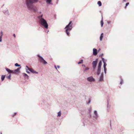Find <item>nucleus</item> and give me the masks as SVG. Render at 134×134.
<instances>
[{
	"mask_svg": "<svg viewBox=\"0 0 134 134\" xmlns=\"http://www.w3.org/2000/svg\"><path fill=\"white\" fill-rule=\"evenodd\" d=\"M38 0H25V8L28 11L36 12L37 9L34 5L33 4L38 2Z\"/></svg>",
	"mask_w": 134,
	"mask_h": 134,
	"instance_id": "obj_1",
	"label": "nucleus"
},
{
	"mask_svg": "<svg viewBox=\"0 0 134 134\" xmlns=\"http://www.w3.org/2000/svg\"><path fill=\"white\" fill-rule=\"evenodd\" d=\"M72 23L71 21H70L68 24L66 25L64 28L65 32L67 35L69 36H70V32L72 30L73 28L72 25L71 24Z\"/></svg>",
	"mask_w": 134,
	"mask_h": 134,
	"instance_id": "obj_2",
	"label": "nucleus"
},
{
	"mask_svg": "<svg viewBox=\"0 0 134 134\" xmlns=\"http://www.w3.org/2000/svg\"><path fill=\"white\" fill-rule=\"evenodd\" d=\"M38 22L41 26L43 27L46 29H48V24L45 19H43L38 20Z\"/></svg>",
	"mask_w": 134,
	"mask_h": 134,
	"instance_id": "obj_3",
	"label": "nucleus"
},
{
	"mask_svg": "<svg viewBox=\"0 0 134 134\" xmlns=\"http://www.w3.org/2000/svg\"><path fill=\"white\" fill-rule=\"evenodd\" d=\"M37 56L38 57V60L40 63H42L44 65H46L47 63V62L42 56L38 54H37Z\"/></svg>",
	"mask_w": 134,
	"mask_h": 134,
	"instance_id": "obj_4",
	"label": "nucleus"
},
{
	"mask_svg": "<svg viewBox=\"0 0 134 134\" xmlns=\"http://www.w3.org/2000/svg\"><path fill=\"white\" fill-rule=\"evenodd\" d=\"M98 59H96L95 61H93L92 62L93 68L95 69L96 68L98 63Z\"/></svg>",
	"mask_w": 134,
	"mask_h": 134,
	"instance_id": "obj_5",
	"label": "nucleus"
},
{
	"mask_svg": "<svg viewBox=\"0 0 134 134\" xmlns=\"http://www.w3.org/2000/svg\"><path fill=\"white\" fill-rule=\"evenodd\" d=\"M26 67L28 69V70L30 71L33 74H37L38 72L35 71L33 69L30 68L27 65L26 66Z\"/></svg>",
	"mask_w": 134,
	"mask_h": 134,
	"instance_id": "obj_6",
	"label": "nucleus"
},
{
	"mask_svg": "<svg viewBox=\"0 0 134 134\" xmlns=\"http://www.w3.org/2000/svg\"><path fill=\"white\" fill-rule=\"evenodd\" d=\"M87 80L90 82H94L95 81V79L93 78L92 76H91L87 78Z\"/></svg>",
	"mask_w": 134,
	"mask_h": 134,
	"instance_id": "obj_7",
	"label": "nucleus"
},
{
	"mask_svg": "<svg viewBox=\"0 0 134 134\" xmlns=\"http://www.w3.org/2000/svg\"><path fill=\"white\" fill-rule=\"evenodd\" d=\"M102 60L104 63L103 68H106V66L107 65V64L106 63V62H107V59H105L103 58H102Z\"/></svg>",
	"mask_w": 134,
	"mask_h": 134,
	"instance_id": "obj_8",
	"label": "nucleus"
},
{
	"mask_svg": "<svg viewBox=\"0 0 134 134\" xmlns=\"http://www.w3.org/2000/svg\"><path fill=\"white\" fill-rule=\"evenodd\" d=\"M103 81V73H102L99 77V81L100 82H102Z\"/></svg>",
	"mask_w": 134,
	"mask_h": 134,
	"instance_id": "obj_9",
	"label": "nucleus"
},
{
	"mask_svg": "<svg viewBox=\"0 0 134 134\" xmlns=\"http://www.w3.org/2000/svg\"><path fill=\"white\" fill-rule=\"evenodd\" d=\"M101 69V67L98 66L97 70V74L98 75H99L100 72V70Z\"/></svg>",
	"mask_w": 134,
	"mask_h": 134,
	"instance_id": "obj_10",
	"label": "nucleus"
},
{
	"mask_svg": "<svg viewBox=\"0 0 134 134\" xmlns=\"http://www.w3.org/2000/svg\"><path fill=\"white\" fill-rule=\"evenodd\" d=\"M94 117L96 119H97L98 117V115L97 114V111L96 110H94Z\"/></svg>",
	"mask_w": 134,
	"mask_h": 134,
	"instance_id": "obj_11",
	"label": "nucleus"
},
{
	"mask_svg": "<svg viewBox=\"0 0 134 134\" xmlns=\"http://www.w3.org/2000/svg\"><path fill=\"white\" fill-rule=\"evenodd\" d=\"M98 52L97 49L96 48H94L93 49V55H96L97 54Z\"/></svg>",
	"mask_w": 134,
	"mask_h": 134,
	"instance_id": "obj_12",
	"label": "nucleus"
},
{
	"mask_svg": "<svg viewBox=\"0 0 134 134\" xmlns=\"http://www.w3.org/2000/svg\"><path fill=\"white\" fill-rule=\"evenodd\" d=\"M46 3L48 4L52 5L53 3L51 2L52 0H45Z\"/></svg>",
	"mask_w": 134,
	"mask_h": 134,
	"instance_id": "obj_13",
	"label": "nucleus"
},
{
	"mask_svg": "<svg viewBox=\"0 0 134 134\" xmlns=\"http://www.w3.org/2000/svg\"><path fill=\"white\" fill-rule=\"evenodd\" d=\"M21 68V67L18 68L17 69H15L14 70V74H16L17 73L19 72L20 69Z\"/></svg>",
	"mask_w": 134,
	"mask_h": 134,
	"instance_id": "obj_14",
	"label": "nucleus"
},
{
	"mask_svg": "<svg viewBox=\"0 0 134 134\" xmlns=\"http://www.w3.org/2000/svg\"><path fill=\"white\" fill-rule=\"evenodd\" d=\"M22 75L25 78H27L28 79L29 78V76L26 73H23L22 74Z\"/></svg>",
	"mask_w": 134,
	"mask_h": 134,
	"instance_id": "obj_15",
	"label": "nucleus"
},
{
	"mask_svg": "<svg viewBox=\"0 0 134 134\" xmlns=\"http://www.w3.org/2000/svg\"><path fill=\"white\" fill-rule=\"evenodd\" d=\"M43 15L42 14H41V15L38 16L37 17V18L38 19V20H40L43 19H44L43 18Z\"/></svg>",
	"mask_w": 134,
	"mask_h": 134,
	"instance_id": "obj_16",
	"label": "nucleus"
},
{
	"mask_svg": "<svg viewBox=\"0 0 134 134\" xmlns=\"http://www.w3.org/2000/svg\"><path fill=\"white\" fill-rule=\"evenodd\" d=\"M103 33H102L100 35V41H102V39L103 37Z\"/></svg>",
	"mask_w": 134,
	"mask_h": 134,
	"instance_id": "obj_17",
	"label": "nucleus"
},
{
	"mask_svg": "<svg viewBox=\"0 0 134 134\" xmlns=\"http://www.w3.org/2000/svg\"><path fill=\"white\" fill-rule=\"evenodd\" d=\"M5 75H2L1 77V79L2 81H3L4 80L5 78Z\"/></svg>",
	"mask_w": 134,
	"mask_h": 134,
	"instance_id": "obj_18",
	"label": "nucleus"
},
{
	"mask_svg": "<svg viewBox=\"0 0 134 134\" xmlns=\"http://www.w3.org/2000/svg\"><path fill=\"white\" fill-rule=\"evenodd\" d=\"M4 13L6 15H9V12L8 10H6L4 12Z\"/></svg>",
	"mask_w": 134,
	"mask_h": 134,
	"instance_id": "obj_19",
	"label": "nucleus"
},
{
	"mask_svg": "<svg viewBox=\"0 0 134 134\" xmlns=\"http://www.w3.org/2000/svg\"><path fill=\"white\" fill-rule=\"evenodd\" d=\"M102 65V60H100L99 63L98 64V66L101 67Z\"/></svg>",
	"mask_w": 134,
	"mask_h": 134,
	"instance_id": "obj_20",
	"label": "nucleus"
},
{
	"mask_svg": "<svg viewBox=\"0 0 134 134\" xmlns=\"http://www.w3.org/2000/svg\"><path fill=\"white\" fill-rule=\"evenodd\" d=\"M91 99L90 98H89L88 99V101H86V103L87 104H88L90 103L91 102Z\"/></svg>",
	"mask_w": 134,
	"mask_h": 134,
	"instance_id": "obj_21",
	"label": "nucleus"
},
{
	"mask_svg": "<svg viewBox=\"0 0 134 134\" xmlns=\"http://www.w3.org/2000/svg\"><path fill=\"white\" fill-rule=\"evenodd\" d=\"M97 4L99 6H102V4L100 1H98L97 2Z\"/></svg>",
	"mask_w": 134,
	"mask_h": 134,
	"instance_id": "obj_22",
	"label": "nucleus"
},
{
	"mask_svg": "<svg viewBox=\"0 0 134 134\" xmlns=\"http://www.w3.org/2000/svg\"><path fill=\"white\" fill-rule=\"evenodd\" d=\"M101 27H102L103 26V18H102V19L101 20Z\"/></svg>",
	"mask_w": 134,
	"mask_h": 134,
	"instance_id": "obj_23",
	"label": "nucleus"
},
{
	"mask_svg": "<svg viewBox=\"0 0 134 134\" xmlns=\"http://www.w3.org/2000/svg\"><path fill=\"white\" fill-rule=\"evenodd\" d=\"M92 108L90 107L88 109V113L89 114L91 113Z\"/></svg>",
	"mask_w": 134,
	"mask_h": 134,
	"instance_id": "obj_24",
	"label": "nucleus"
},
{
	"mask_svg": "<svg viewBox=\"0 0 134 134\" xmlns=\"http://www.w3.org/2000/svg\"><path fill=\"white\" fill-rule=\"evenodd\" d=\"M6 77L8 79L10 80L11 79V75L10 74H9V75L8 76H6Z\"/></svg>",
	"mask_w": 134,
	"mask_h": 134,
	"instance_id": "obj_25",
	"label": "nucleus"
},
{
	"mask_svg": "<svg viewBox=\"0 0 134 134\" xmlns=\"http://www.w3.org/2000/svg\"><path fill=\"white\" fill-rule=\"evenodd\" d=\"M61 113L60 111L58 113L57 116H60L61 115Z\"/></svg>",
	"mask_w": 134,
	"mask_h": 134,
	"instance_id": "obj_26",
	"label": "nucleus"
},
{
	"mask_svg": "<svg viewBox=\"0 0 134 134\" xmlns=\"http://www.w3.org/2000/svg\"><path fill=\"white\" fill-rule=\"evenodd\" d=\"M83 63V60L82 59H81L80 60V62H78L77 63L78 64H82Z\"/></svg>",
	"mask_w": 134,
	"mask_h": 134,
	"instance_id": "obj_27",
	"label": "nucleus"
},
{
	"mask_svg": "<svg viewBox=\"0 0 134 134\" xmlns=\"http://www.w3.org/2000/svg\"><path fill=\"white\" fill-rule=\"evenodd\" d=\"M5 69L9 73L10 72V69H9L7 68H5Z\"/></svg>",
	"mask_w": 134,
	"mask_h": 134,
	"instance_id": "obj_28",
	"label": "nucleus"
},
{
	"mask_svg": "<svg viewBox=\"0 0 134 134\" xmlns=\"http://www.w3.org/2000/svg\"><path fill=\"white\" fill-rule=\"evenodd\" d=\"M15 66L16 67H19L20 66V64H19L17 63H16L15 64Z\"/></svg>",
	"mask_w": 134,
	"mask_h": 134,
	"instance_id": "obj_29",
	"label": "nucleus"
},
{
	"mask_svg": "<svg viewBox=\"0 0 134 134\" xmlns=\"http://www.w3.org/2000/svg\"><path fill=\"white\" fill-rule=\"evenodd\" d=\"M13 73L14 74V70H10V72L9 73V74H10L11 73Z\"/></svg>",
	"mask_w": 134,
	"mask_h": 134,
	"instance_id": "obj_30",
	"label": "nucleus"
},
{
	"mask_svg": "<svg viewBox=\"0 0 134 134\" xmlns=\"http://www.w3.org/2000/svg\"><path fill=\"white\" fill-rule=\"evenodd\" d=\"M89 69V68L88 67H86L84 70V71H86L87 70H88Z\"/></svg>",
	"mask_w": 134,
	"mask_h": 134,
	"instance_id": "obj_31",
	"label": "nucleus"
},
{
	"mask_svg": "<svg viewBox=\"0 0 134 134\" xmlns=\"http://www.w3.org/2000/svg\"><path fill=\"white\" fill-rule=\"evenodd\" d=\"M120 83L121 84H122L123 83V81L122 79H121V81H120Z\"/></svg>",
	"mask_w": 134,
	"mask_h": 134,
	"instance_id": "obj_32",
	"label": "nucleus"
},
{
	"mask_svg": "<svg viewBox=\"0 0 134 134\" xmlns=\"http://www.w3.org/2000/svg\"><path fill=\"white\" fill-rule=\"evenodd\" d=\"M26 69V72L27 73H28V74H30V72H29V71H28V69Z\"/></svg>",
	"mask_w": 134,
	"mask_h": 134,
	"instance_id": "obj_33",
	"label": "nucleus"
},
{
	"mask_svg": "<svg viewBox=\"0 0 134 134\" xmlns=\"http://www.w3.org/2000/svg\"><path fill=\"white\" fill-rule=\"evenodd\" d=\"M3 32L2 31H1V35H0V36H1V37H2V36H3Z\"/></svg>",
	"mask_w": 134,
	"mask_h": 134,
	"instance_id": "obj_34",
	"label": "nucleus"
},
{
	"mask_svg": "<svg viewBox=\"0 0 134 134\" xmlns=\"http://www.w3.org/2000/svg\"><path fill=\"white\" fill-rule=\"evenodd\" d=\"M129 4V3H126V5H125V7L127 6Z\"/></svg>",
	"mask_w": 134,
	"mask_h": 134,
	"instance_id": "obj_35",
	"label": "nucleus"
},
{
	"mask_svg": "<svg viewBox=\"0 0 134 134\" xmlns=\"http://www.w3.org/2000/svg\"><path fill=\"white\" fill-rule=\"evenodd\" d=\"M2 37L1 36H0V42H2Z\"/></svg>",
	"mask_w": 134,
	"mask_h": 134,
	"instance_id": "obj_36",
	"label": "nucleus"
},
{
	"mask_svg": "<svg viewBox=\"0 0 134 134\" xmlns=\"http://www.w3.org/2000/svg\"><path fill=\"white\" fill-rule=\"evenodd\" d=\"M16 114V113H14V114H13L12 116L13 117Z\"/></svg>",
	"mask_w": 134,
	"mask_h": 134,
	"instance_id": "obj_37",
	"label": "nucleus"
},
{
	"mask_svg": "<svg viewBox=\"0 0 134 134\" xmlns=\"http://www.w3.org/2000/svg\"><path fill=\"white\" fill-rule=\"evenodd\" d=\"M89 114V115L88 116V117H89V118H90L91 117V113H90V114Z\"/></svg>",
	"mask_w": 134,
	"mask_h": 134,
	"instance_id": "obj_38",
	"label": "nucleus"
},
{
	"mask_svg": "<svg viewBox=\"0 0 134 134\" xmlns=\"http://www.w3.org/2000/svg\"><path fill=\"white\" fill-rule=\"evenodd\" d=\"M104 71H106L107 69L106 68H104Z\"/></svg>",
	"mask_w": 134,
	"mask_h": 134,
	"instance_id": "obj_39",
	"label": "nucleus"
},
{
	"mask_svg": "<svg viewBox=\"0 0 134 134\" xmlns=\"http://www.w3.org/2000/svg\"><path fill=\"white\" fill-rule=\"evenodd\" d=\"M127 1V0H123L122 2H125Z\"/></svg>",
	"mask_w": 134,
	"mask_h": 134,
	"instance_id": "obj_40",
	"label": "nucleus"
},
{
	"mask_svg": "<svg viewBox=\"0 0 134 134\" xmlns=\"http://www.w3.org/2000/svg\"><path fill=\"white\" fill-rule=\"evenodd\" d=\"M13 36H14L15 37H16V36H15V34H13Z\"/></svg>",
	"mask_w": 134,
	"mask_h": 134,
	"instance_id": "obj_41",
	"label": "nucleus"
},
{
	"mask_svg": "<svg viewBox=\"0 0 134 134\" xmlns=\"http://www.w3.org/2000/svg\"><path fill=\"white\" fill-rule=\"evenodd\" d=\"M107 102H108V104H107V107L108 108V100H107Z\"/></svg>",
	"mask_w": 134,
	"mask_h": 134,
	"instance_id": "obj_42",
	"label": "nucleus"
},
{
	"mask_svg": "<svg viewBox=\"0 0 134 134\" xmlns=\"http://www.w3.org/2000/svg\"><path fill=\"white\" fill-rule=\"evenodd\" d=\"M111 22L110 21H109L108 22V24H109V23H110Z\"/></svg>",
	"mask_w": 134,
	"mask_h": 134,
	"instance_id": "obj_43",
	"label": "nucleus"
},
{
	"mask_svg": "<svg viewBox=\"0 0 134 134\" xmlns=\"http://www.w3.org/2000/svg\"><path fill=\"white\" fill-rule=\"evenodd\" d=\"M54 67H55V68L56 69H57V67H56V66L55 65V66Z\"/></svg>",
	"mask_w": 134,
	"mask_h": 134,
	"instance_id": "obj_44",
	"label": "nucleus"
},
{
	"mask_svg": "<svg viewBox=\"0 0 134 134\" xmlns=\"http://www.w3.org/2000/svg\"><path fill=\"white\" fill-rule=\"evenodd\" d=\"M104 72L105 74H106V71H104Z\"/></svg>",
	"mask_w": 134,
	"mask_h": 134,
	"instance_id": "obj_45",
	"label": "nucleus"
},
{
	"mask_svg": "<svg viewBox=\"0 0 134 134\" xmlns=\"http://www.w3.org/2000/svg\"><path fill=\"white\" fill-rule=\"evenodd\" d=\"M57 67L58 68H60V66H57Z\"/></svg>",
	"mask_w": 134,
	"mask_h": 134,
	"instance_id": "obj_46",
	"label": "nucleus"
},
{
	"mask_svg": "<svg viewBox=\"0 0 134 134\" xmlns=\"http://www.w3.org/2000/svg\"><path fill=\"white\" fill-rule=\"evenodd\" d=\"M82 65V66H84L85 67H86V66H85V65Z\"/></svg>",
	"mask_w": 134,
	"mask_h": 134,
	"instance_id": "obj_47",
	"label": "nucleus"
},
{
	"mask_svg": "<svg viewBox=\"0 0 134 134\" xmlns=\"http://www.w3.org/2000/svg\"><path fill=\"white\" fill-rule=\"evenodd\" d=\"M59 1V0H57V2Z\"/></svg>",
	"mask_w": 134,
	"mask_h": 134,
	"instance_id": "obj_48",
	"label": "nucleus"
},
{
	"mask_svg": "<svg viewBox=\"0 0 134 134\" xmlns=\"http://www.w3.org/2000/svg\"><path fill=\"white\" fill-rule=\"evenodd\" d=\"M103 55V54H102V55H101L102 56Z\"/></svg>",
	"mask_w": 134,
	"mask_h": 134,
	"instance_id": "obj_49",
	"label": "nucleus"
},
{
	"mask_svg": "<svg viewBox=\"0 0 134 134\" xmlns=\"http://www.w3.org/2000/svg\"><path fill=\"white\" fill-rule=\"evenodd\" d=\"M40 13H41V12H40Z\"/></svg>",
	"mask_w": 134,
	"mask_h": 134,
	"instance_id": "obj_50",
	"label": "nucleus"
},
{
	"mask_svg": "<svg viewBox=\"0 0 134 134\" xmlns=\"http://www.w3.org/2000/svg\"><path fill=\"white\" fill-rule=\"evenodd\" d=\"M49 31H48L47 32H48Z\"/></svg>",
	"mask_w": 134,
	"mask_h": 134,
	"instance_id": "obj_51",
	"label": "nucleus"
},
{
	"mask_svg": "<svg viewBox=\"0 0 134 134\" xmlns=\"http://www.w3.org/2000/svg\"><path fill=\"white\" fill-rule=\"evenodd\" d=\"M1 134H2V133H1Z\"/></svg>",
	"mask_w": 134,
	"mask_h": 134,
	"instance_id": "obj_52",
	"label": "nucleus"
}]
</instances>
